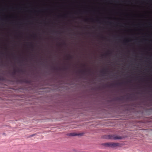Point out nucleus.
<instances>
[{
  "instance_id": "1",
  "label": "nucleus",
  "mask_w": 152,
  "mask_h": 152,
  "mask_svg": "<svg viewBox=\"0 0 152 152\" xmlns=\"http://www.w3.org/2000/svg\"><path fill=\"white\" fill-rule=\"evenodd\" d=\"M105 146L111 148H114L119 146V144L118 143H109L105 144Z\"/></svg>"
},
{
  "instance_id": "2",
  "label": "nucleus",
  "mask_w": 152,
  "mask_h": 152,
  "mask_svg": "<svg viewBox=\"0 0 152 152\" xmlns=\"http://www.w3.org/2000/svg\"><path fill=\"white\" fill-rule=\"evenodd\" d=\"M109 138L110 139L113 140H118L121 139H122V137L120 136H118L115 135L114 136H110Z\"/></svg>"
},
{
  "instance_id": "3",
  "label": "nucleus",
  "mask_w": 152,
  "mask_h": 152,
  "mask_svg": "<svg viewBox=\"0 0 152 152\" xmlns=\"http://www.w3.org/2000/svg\"><path fill=\"white\" fill-rule=\"evenodd\" d=\"M83 134V133L82 134H76L75 133H71L69 134V135L72 136H82Z\"/></svg>"
}]
</instances>
